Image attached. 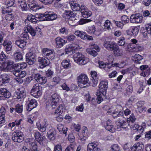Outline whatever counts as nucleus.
Here are the masks:
<instances>
[{"label": "nucleus", "instance_id": "obj_1", "mask_svg": "<svg viewBox=\"0 0 151 151\" xmlns=\"http://www.w3.org/2000/svg\"><path fill=\"white\" fill-rule=\"evenodd\" d=\"M75 62L80 65L86 64L89 61V59L79 52L75 53L73 56Z\"/></svg>", "mask_w": 151, "mask_h": 151}, {"label": "nucleus", "instance_id": "obj_2", "mask_svg": "<svg viewBox=\"0 0 151 151\" xmlns=\"http://www.w3.org/2000/svg\"><path fill=\"white\" fill-rule=\"evenodd\" d=\"M60 96L56 93H54L50 99L48 100L46 102L47 106L55 108V106L59 102L60 100Z\"/></svg>", "mask_w": 151, "mask_h": 151}, {"label": "nucleus", "instance_id": "obj_3", "mask_svg": "<svg viewBox=\"0 0 151 151\" xmlns=\"http://www.w3.org/2000/svg\"><path fill=\"white\" fill-rule=\"evenodd\" d=\"M123 115V111H119V113L117 115L114 116V117H119L118 119L116 121V124L119 127H122L123 128H126L127 127V123L125 121V119L122 116Z\"/></svg>", "mask_w": 151, "mask_h": 151}, {"label": "nucleus", "instance_id": "obj_4", "mask_svg": "<svg viewBox=\"0 0 151 151\" xmlns=\"http://www.w3.org/2000/svg\"><path fill=\"white\" fill-rule=\"evenodd\" d=\"M42 87L39 84L36 83L34 85L31 90V95L36 98L40 96L42 94Z\"/></svg>", "mask_w": 151, "mask_h": 151}, {"label": "nucleus", "instance_id": "obj_5", "mask_svg": "<svg viewBox=\"0 0 151 151\" xmlns=\"http://www.w3.org/2000/svg\"><path fill=\"white\" fill-rule=\"evenodd\" d=\"M42 16V14H36L35 16L30 14L28 15L27 19L28 21L35 24L38 21H44V19Z\"/></svg>", "mask_w": 151, "mask_h": 151}, {"label": "nucleus", "instance_id": "obj_6", "mask_svg": "<svg viewBox=\"0 0 151 151\" xmlns=\"http://www.w3.org/2000/svg\"><path fill=\"white\" fill-rule=\"evenodd\" d=\"M42 52V56L48 60H52L55 58V53L53 50L46 48L43 49Z\"/></svg>", "mask_w": 151, "mask_h": 151}, {"label": "nucleus", "instance_id": "obj_7", "mask_svg": "<svg viewBox=\"0 0 151 151\" xmlns=\"http://www.w3.org/2000/svg\"><path fill=\"white\" fill-rule=\"evenodd\" d=\"M79 86H82L81 84L84 85L83 87L84 88L89 85V81L87 76L84 74L80 75L77 78Z\"/></svg>", "mask_w": 151, "mask_h": 151}, {"label": "nucleus", "instance_id": "obj_8", "mask_svg": "<svg viewBox=\"0 0 151 151\" xmlns=\"http://www.w3.org/2000/svg\"><path fill=\"white\" fill-rule=\"evenodd\" d=\"M127 27L128 29L126 30V32L127 34L129 36L134 37L138 34L139 29L137 27L130 26L127 25Z\"/></svg>", "mask_w": 151, "mask_h": 151}, {"label": "nucleus", "instance_id": "obj_9", "mask_svg": "<svg viewBox=\"0 0 151 151\" xmlns=\"http://www.w3.org/2000/svg\"><path fill=\"white\" fill-rule=\"evenodd\" d=\"M90 48L86 49V52L89 54L95 57L98 55L97 52L100 51V49L99 46L96 45L92 44L90 45Z\"/></svg>", "mask_w": 151, "mask_h": 151}, {"label": "nucleus", "instance_id": "obj_10", "mask_svg": "<svg viewBox=\"0 0 151 151\" xmlns=\"http://www.w3.org/2000/svg\"><path fill=\"white\" fill-rule=\"evenodd\" d=\"M42 17L44 19V21H52L55 20L57 17V15L55 13L51 12H46L44 14H42Z\"/></svg>", "mask_w": 151, "mask_h": 151}, {"label": "nucleus", "instance_id": "obj_11", "mask_svg": "<svg viewBox=\"0 0 151 151\" xmlns=\"http://www.w3.org/2000/svg\"><path fill=\"white\" fill-rule=\"evenodd\" d=\"M25 96L24 88L22 87L18 88L15 93L14 97L15 99L17 101H21Z\"/></svg>", "mask_w": 151, "mask_h": 151}, {"label": "nucleus", "instance_id": "obj_12", "mask_svg": "<svg viewBox=\"0 0 151 151\" xmlns=\"http://www.w3.org/2000/svg\"><path fill=\"white\" fill-rule=\"evenodd\" d=\"M108 85V82L107 81H102L100 83L99 91L103 95H105L106 94Z\"/></svg>", "mask_w": 151, "mask_h": 151}, {"label": "nucleus", "instance_id": "obj_13", "mask_svg": "<svg viewBox=\"0 0 151 151\" xmlns=\"http://www.w3.org/2000/svg\"><path fill=\"white\" fill-rule=\"evenodd\" d=\"M142 17L139 14H132L130 17V21L133 23H139L142 21Z\"/></svg>", "mask_w": 151, "mask_h": 151}, {"label": "nucleus", "instance_id": "obj_14", "mask_svg": "<svg viewBox=\"0 0 151 151\" xmlns=\"http://www.w3.org/2000/svg\"><path fill=\"white\" fill-rule=\"evenodd\" d=\"M27 62L30 65H32L35 61L36 56L35 54L30 52L26 55Z\"/></svg>", "mask_w": 151, "mask_h": 151}, {"label": "nucleus", "instance_id": "obj_15", "mask_svg": "<svg viewBox=\"0 0 151 151\" xmlns=\"http://www.w3.org/2000/svg\"><path fill=\"white\" fill-rule=\"evenodd\" d=\"M23 134L21 132L14 133L13 134L12 139L15 142H21L24 140Z\"/></svg>", "mask_w": 151, "mask_h": 151}, {"label": "nucleus", "instance_id": "obj_16", "mask_svg": "<svg viewBox=\"0 0 151 151\" xmlns=\"http://www.w3.org/2000/svg\"><path fill=\"white\" fill-rule=\"evenodd\" d=\"M99 143L97 142H91L89 143L87 146L88 151H101L100 149L98 147Z\"/></svg>", "mask_w": 151, "mask_h": 151}, {"label": "nucleus", "instance_id": "obj_17", "mask_svg": "<svg viewBox=\"0 0 151 151\" xmlns=\"http://www.w3.org/2000/svg\"><path fill=\"white\" fill-rule=\"evenodd\" d=\"M104 45L107 49L112 51L113 52L116 49L118 46L116 43L109 41L105 42Z\"/></svg>", "mask_w": 151, "mask_h": 151}, {"label": "nucleus", "instance_id": "obj_18", "mask_svg": "<svg viewBox=\"0 0 151 151\" xmlns=\"http://www.w3.org/2000/svg\"><path fill=\"white\" fill-rule=\"evenodd\" d=\"M48 125V123L46 119H44L41 123L38 122L36 124L38 130L41 132H44L46 131Z\"/></svg>", "mask_w": 151, "mask_h": 151}, {"label": "nucleus", "instance_id": "obj_19", "mask_svg": "<svg viewBox=\"0 0 151 151\" xmlns=\"http://www.w3.org/2000/svg\"><path fill=\"white\" fill-rule=\"evenodd\" d=\"M38 61L40 68H43L48 65L50 63L49 60H46L43 57H39L38 58Z\"/></svg>", "mask_w": 151, "mask_h": 151}, {"label": "nucleus", "instance_id": "obj_20", "mask_svg": "<svg viewBox=\"0 0 151 151\" xmlns=\"http://www.w3.org/2000/svg\"><path fill=\"white\" fill-rule=\"evenodd\" d=\"M27 141L31 149L33 151H37V145L35 139L34 138H29Z\"/></svg>", "mask_w": 151, "mask_h": 151}, {"label": "nucleus", "instance_id": "obj_21", "mask_svg": "<svg viewBox=\"0 0 151 151\" xmlns=\"http://www.w3.org/2000/svg\"><path fill=\"white\" fill-rule=\"evenodd\" d=\"M10 81L9 76L6 74H4L0 76V85L2 86L8 83Z\"/></svg>", "mask_w": 151, "mask_h": 151}, {"label": "nucleus", "instance_id": "obj_22", "mask_svg": "<svg viewBox=\"0 0 151 151\" xmlns=\"http://www.w3.org/2000/svg\"><path fill=\"white\" fill-rule=\"evenodd\" d=\"M11 96L10 92L6 89L4 88L0 89V99H1L3 97L9 98Z\"/></svg>", "mask_w": 151, "mask_h": 151}, {"label": "nucleus", "instance_id": "obj_23", "mask_svg": "<svg viewBox=\"0 0 151 151\" xmlns=\"http://www.w3.org/2000/svg\"><path fill=\"white\" fill-rule=\"evenodd\" d=\"M131 41L132 43L128 45L129 47H130L132 49V50L131 51L137 52L141 50L142 47L141 46H139L137 45L135 47L133 46L134 44H135L137 42V41L135 39H132Z\"/></svg>", "mask_w": 151, "mask_h": 151}, {"label": "nucleus", "instance_id": "obj_24", "mask_svg": "<svg viewBox=\"0 0 151 151\" xmlns=\"http://www.w3.org/2000/svg\"><path fill=\"white\" fill-rule=\"evenodd\" d=\"M24 31L27 32H29L32 36H35L36 34V30L30 25H27L24 29Z\"/></svg>", "mask_w": 151, "mask_h": 151}, {"label": "nucleus", "instance_id": "obj_25", "mask_svg": "<svg viewBox=\"0 0 151 151\" xmlns=\"http://www.w3.org/2000/svg\"><path fill=\"white\" fill-rule=\"evenodd\" d=\"M12 73L16 77L21 78L24 77L27 75L26 72L24 71H20L17 69L13 70Z\"/></svg>", "mask_w": 151, "mask_h": 151}, {"label": "nucleus", "instance_id": "obj_26", "mask_svg": "<svg viewBox=\"0 0 151 151\" xmlns=\"http://www.w3.org/2000/svg\"><path fill=\"white\" fill-rule=\"evenodd\" d=\"M35 137L36 140L38 141L40 145L43 144L42 142L45 139V137L42 136L41 134L38 132H36L35 134Z\"/></svg>", "mask_w": 151, "mask_h": 151}, {"label": "nucleus", "instance_id": "obj_27", "mask_svg": "<svg viewBox=\"0 0 151 151\" xmlns=\"http://www.w3.org/2000/svg\"><path fill=\"white\" fill-rule=\"evenodd\" d=\"M81 12L83 17L87 18L90 17L91 15V12L88 10L85 7L83 6L81 8Z\"/></svg>", "mask_w": 151, "mask_h": 151}, {"label": "nucleus", "instance_id": "obj_28", "mask_svg": "<svg viewBox=\"0 0 151 151\" xmlns=\"http://www.w3.org/2000/svg\"><path fill=\"white\" fill-rule=\"evenodd\" d=\"M29 101L30 102L27 107V109L28 111H30L32 109L36 107L37 103L36 100L34 99H32Z\"/></svg>", "mask_w": 151, "mask_h": 151}, {"label": "nucleus", "instance_id": "obj_29", "mask_svg": "<svg viewBox=\"0 0 151 151\" xmlns=\"http://www.w3.org/2000/svg\"><path fill=\"white\" fill-rule=\"evenodd\" d=\"M76 49L73 46V45L69 44L66 46L65 51L67 54H71L74 53L75 50Z\"/></svg>", "mask_w": 151, "mask_h": 151}, {"label": "nucleus", "instance_id": "obj_30", "mask_svg": "<svg viewBox=\"0 0 151 151\" xmlns=\"http://www.w3.org/2000/svg\"><path fill=\"white\" fill-rule=\"evenodd\" d=\"M56 43L59 47L63 46L64 44L67 42V41L63 39L60 37H58L55 39Z\"/></svg>", "mask_w": 151, "mask_h": 151}, {"label": "nucleus", "instance_id": "obj_31", "mask_svg": "<svg viewBox=\"0 0 151 151\" xmlns=\"http://www.w3.org/2000/svg\"><path fill=\"white\" fill-rule=\"evenodd\" d=\"M106 124L105 128L107 130L112 132L114 131V128L113 125L112 124L111 121L110 120L108 119L106 122Z\"/></svg>", "mask_w": 151, "mask_h": 151}, {"label": "nucleus", "instance_id": "obj_32", "mask_svg": "<svg viewBox=\"0 0 151 151\" xmlns=\"http://www.w3.org/2000/svg\"><path fill=\"white\" fill-rule=\"evenodd\" d=\"M3 45L5 48L6 51L8 53H9V52L12 49V45L11 42L4 41L3 43Z\"/></svg>", "mask_w": 151, "mask_h": 151}, {"label": "nucleus", "instance_id": "obj_33", "mask_svg": "<svg viewBox=\"0 0 151 151\" xmlns=\"http://www.w3.org/2000/svg\"><path fill=\"white\" fill-rule=\"evenodd\" d=\"M131 151H142V145L140 143H136L131 147Z\"/></svg>", "mask_w": 151, "mask_h": 151}, {"label": "nucleus", "instance_id": "obj_34", "mask_svg": "<svg viewBox=\"0 0 151 151\" xmlns=\"http://www.w3.org/2000/svg\"><path fill=\"white\" fill-rule=\"evenodd\" d=\"M75 34L76 36L80 37L81 39L83 40L87 39L86 33L82 31L77 30L75 32Z\"/></svg>", "mask_w": 151, "mask_h": 151}, {"label": "nucleus", "instance_id": "obj_35", "mask_svg": "<svg viewBox=\"0 0 151 151\" xmlns=\"http://www.w3.org/2000/svg\"><path fill=\"white\" fill-rule=\"evenodd\" d=\"M73 14V13L72 11L68 10H66L64 11L62 16L63 18L65 19H70Z\"/></svg>", "mask_w": 151, "mask_h": 151}, {"label": "nucleus", "instance_id": "obj_36", "mask_svg": "<svg viewBox=\"0 0 151 151\" xmlns=\"http://www.w3.org/2000/svg\"><path fill=\"white\" fill-rule=\"evenodd\" d=\"M14 55V59L17 61L22 60L23 58V55L21 52L19 51L15 52Z\"/></svg>", "mask_w": 151, "mask_h": 151}, {"label": "nucleus", "instance_id": "obj_37", "mask_svg": "<svg viewBox=\"0 0 151 151\" xmlns=\"http://www.w3.org/2000/svg\"><path fill=\"white\" fill-rule=\"evenodd\" d=\"M57 128L61 133H63L66 135L67 134V129L66 127H64V126L62 124H59L58 125Z\"/></svg>", "mask_w": 151, "mask_h": 151}, {"label": "nucleus", "instance_id": "obj_38", "mask_svg": "<svg viewBox=\"0 0 151 151\" xmlns=\"http://www.w3.org/2000/svg\"><path fill=\"white\" fill-rule=\"evenodd\" d=\"M18 3L22 11L26 10L28 8L25 0H18Z\"/></svg>", "mask_w": 151, "mask_h": 151}, {"label": "nucleus", "instance_id": "obj_39", "mask_svg": "<svg viewBox=\"0 0 151 151\" xmlns=\"http://www.w3.org/2000/svg\"><path fill=\"white\" fill-rule=\"evenodd\" d=\"M108 112L111 113V114H113V116H115V115L116 114L118 113H119V111L118 109L116 108L115 106H112L109 108L108 110Z\"/></svg>", "mask_w": 151, "mask_h": 151}, {"label": "nucleus", "instance_id": "obj_40", "mask_svg": "<svg viewBox=\"0 0 151 151\" xmlns=\"http://www.w3.org/2000/svg\"><path fill=\"white\" fill-rule=\"evenodd\" d=\"M71 9L74 11H79L82 8H81L79 4L77 3H71L70 4Z\"/></svg>", "mask_w": 151, "mask_h": 151}, {"label": "nucleus", "instance_id": "obj_41", "mask_svg": "<svg viewBox=\"0 0 151 151\" xmlns=\"http://www.w3.org/2000/svg\"><path fill=\"white\" fill-rule=\"evenodd\" d=\"M15 67L17 69H23L26 68L27 64L26 63L23 62L21 63H18L15 65Z\"/></svg>", "mask_w": 151, "mask_h": 151}, {"label": "nucleus", "instance_id": "obj_42", "mask_svg": "<svg viewBox=\"0 0 151 151\" xmlns=\"http://www.w3.org/2000/svg\"><path fill=\"white\" fill-rule=\"evenodd\" d=\"M75 142H72L66 148L65 151H74L75 149Z\"/></svg>", "mask_w": 151, "mask_h": 151}, {"label": "nucleus", "instance_id": "obj_43", "mask_svg": "<svg viewBox=\"0 0 151 151\" xmlns=\"http://www.w3.org/2000/svg\"><path fill=\"white\" fill-rule=\"evenodd\" d=\"M125 39L124 37H121L119 40V41L118 42V44L120 46H124L123 47H125L126 49V47H129V46L127 44L125 43Z\"/></svg>", "mask_w": 151, "mask_h": 151}, {"label": "nucleus", "instance_id": "obj_44", "mask_svg": "<svg viewBox=\"0 0 151 151\" xmlns=\"http://www.w3.org/2000/svg\"><path fill=\"white\" fill-rule=\"evenodd\" d=\"M2 13L3 14H9L11 12L12 10L10 7L5 6L2 7Z\"/></svg>", "mask_w": 151, "mask_h": 151}, {"label": "nucleus", "instance_id": "obj_45", "mask_svg": "<svg viewBox=\"0 0 151 151\" xmlns=\"http://www.w3.org/2000/svg\"><path fill=\"white\" fill-rule=\"evenodd\" d=\"M115 56H121L123 55V51L121 49H119L118 46L116 49L113 52Z\"/></svg>", "mask_w": 151, "mask_h": 151}, {"label": "nucleus", "instance_id": "obj_46", "mask_svg": "<svg viewBox=\"0 0 151 151\" xmlns=\"http://www.w3.org/2000/svg\"><path fill=\"white\" fill-rule=\"evenodd\" d=\"M56 134V132L55 129H52V131L50 132L48 135V138L51 140H54L55 138V136Z\"/></svg>", "mask_w": 151, "mask_h": 151}, {"label": "nucleus", "instance_id": "obj_47", "mask_svg": "<svg viewBox=\"0 0 151 151\" xmlns=\"http://www.w3.org/2000/svg\"><path fill=\"white\" fill-rule=\"evenodd\" d=\"M111 23L109 20H105L104 24V29L108 30H110L111 28L110 27Z\"/></svg>", "mask_w": 151, "mask_h": 151}, {"label": "nucleus", "instance_id": "obj_48", "mask_svg": "<svg viewBox=\"0 0 151 151\" xmlns=\"http://www.w3.org/2000/svg\"><path fill=\"white\" fill-rule=\"evenodd\" d=\"M69 60H65L62 62V66L65 68H68L70 66Z\"/></svg>", "mask_w": 151, "mask_h": 151}, {"label": "nucleus", "instance_id": "obj_49", "mask_svg": "<svg viewBox=\"0 0 151 151\" xmlns=\"http://www.w3.org/2000/svg\"><path fill=\"white\" fill-rule=\"evenodd\" d=\"M64 109L62 105H60L57 108L54 112L55 114H57L58 115H60L63 112Z\"/></svg>", "mask_w": 151, "mask_h": 151}, {"label": "nucleus", "instance_id": "obj_50", "mask_svg": "<svg viewBox=\"0 0 151 151\" xmlns=\"http://www.w3.org/2000/svg\"><path fill=\"white\" fill-rule=\"evenodd\" d=\"M23 111V107L22 105L19 104H17L16 106L15 111L16 112L20 113L22 112Z\"/></svg>", "mask_w": 151, "mask_h": 151}, {"label": "nucleus", "instance_id": "obj_51", "mask_svg": "<svg viewBox=\"0 0 151 151\" xmlns=\"http://www.w3.org/2000/svg\"><path fill=\"white\" fill-rule=\"evenodd\" d=\"M76 36L72 34L66 36L67 40L69 42H71L73 41L76 39Z\"/></svg>", "mask_w": 151, "mask_h": 151}, {"label": "nucleus", "instance_id": "obj_52", "mask_svg": "<svg viewBox=\"0 0 151 151\" xmlns=\"http://www.w3.org/2000/svg\"><path fill=\"white\" fill-rule=\"evenodd\" d=\"M88 32L92 34H96L95 33L96 30L95 27L94 25L91 26L89 27L88 28Z\"/></svg>", "mask_w": 151, "mask_h": 151}, {"label": "nucleus", "instance_id": "obj_53", "mask_svg": "<svg viewBox=\"0 0 151 151\" xmlns=\"http://www.w3.org/2000/svg\"><path fill=\"white\" fill-rule=\"evenodd\" d=\"M91 20L87 19H81L78 22L79 24L82 25L87 23L90 22Z\"/></svg>", "mask_w": 151, "mask_h": 151}, {"label": "nucleus", "instance_id": "obj_54", "mask_svg": "<svg viewBox=\"0 0 151 151\" xmlns=\"http://www.w3.org/2000/svg\"><path fill=\"white\" fill-rule=\"evenodd\" d=\"M136 119L135 118L134 115L133 114L131 115L129 118H127V122H131L132 123H134L136 120Z\"/></svg>", "mask_w": 151, "mask_h": 151}, {"label": "nucleus", "instance_id": "obj_55", "mask_svg": "<svg viewBox=\"0 0 151 151\" xmlns=\"http://www.w3.org/2000/svg\"><path fill=\"white\" fill-rule=\"evenodd\" d=\"M7 58L5 54L3 52H2L0 54V62H4Z\"/></svg>", "mask_w": 151, "mask_h": 151}, {"label": "nucleus", "instance_id": "obj_56", "mask_svg": "<svg viewBox=\"0 0 151 151\" xmlns=\"http://www.w3.org/2000/svg\"><path fill=\"white\" fill-rule=\"evenodd\" d=\"M121 19L122 21V22H123L124 24L128 23L129 21V18L126 15H124L122 16L121 17Z\"/></svg>", "mask_w": 151, "mask_h": 151}, {"label": "nucleus", "instance_id": "obj_57", "mask_svg": "<svg viewBox=\"0 0 151 151\" xmlns=\"http://www.w3.org/2000/svg\"><path fill=\"white\" fill-rule=\"evenodd\" d=\"M53 71L48 69L46 72V76L47 77L51 78L53 74Z\"/></svg>", "mask_w": 151, "mask_h": 151}, {"label": "nucleus", "instance_id": "obj_58", "mask_svg": "<svg viewBox=\"0 0 151 151\" xmlns=\"http://www.w3.org/2000/svg\"><path fill=\"white\" fill-rule=\"evenodd\" d=\"M14 0H5V4L9 7L12 6L14 4Z\"/></svg>", "mask_w": 151, "mask_h": 151}, {"label": "nucleus", "instance_id": "obj_59", "mask_svg": "<svg viewBox=\"0 0 151 151\" xmlns=\"http://www.w3.org/2000/svg\"><path fill=\"white\" fill-rule=\"evenodd\" d=\"M47 79L46 77H43L42 76L40 78V79H39V81L38 82L40 83L43 84H45L47 82Z\"/></svg>", "mask_w": 151, "mask_h": 151}, {"label": "nucleus", "instance_id": "obj_60", "mask_svg": "<svg viewBox=\"0 0 151 151\" xmlns=\"http://www.w3.org/2000/svg\"><path fill=\"white\" fill-rule=\"evenodd\" d=\"M101 94L102 93L99 92H97L96 93V95L98 96L97 103L99 104L100 103L101 101L103 100V98H102L101 96Z\"/></svg>", "mask_w": 151, "mask_h": 151}, {"label": "nucleus", "instance_id": "obj_61", "mask_svg": "<svg viewBox=\"0 0 151 151\" xmlns=\"http://www.w3.org/2000/svg\"><path fill=\"white\" fill-rule=\"evenodd\" d=\"M145 27L147 33L151 35V24H147L145 25Z\"/></svg>", "mask_w": 151, "mask_h": 151}, {"label": "nucleus", "instance_id": "obj_62", "mask_svg": "<svg viewBox=\"0 0 151 151\" xmlns=\"http://www.w3.org/2000/svg\"><path fill=\"white\" fill-rule=\"evenodd\" d=\"M14 62L11 60H8L6 62V67L9 69L13 66Z\"/></svg>", "mask_w": 151, "mask_h": 151}, {"label": "nucleus", "instance_id": "obj_63", "mask_svg": "<svg viewBox=\"0 0 151 151\" xmlns=\"http://www.w3.org/2000/svg\"><path fill=\"white\" fill-rule=\"evenodd\" d=\"M13 17L14 16L12 13H9L6 15L5 18L7 20L10 21L13 19Z\"/></svg>", "mask_w": 151, "mask_h": 151}, {"label": "nucleus", "instance_id": "obj_64", "mask_svg": "<svg viewBox=\"0 0 151 151\" xmlns=\"http://www.w3.org/2000/svg\"><path fill=\"white\" fill-rule=\"evenodd\" d=\"M54 151H62L61 145L59 144L56 145L54 147Z\"/></svg>", "mask_w": 151, "mask_h": 151}]
</instances>
